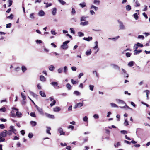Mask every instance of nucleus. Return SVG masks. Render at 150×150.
I'll list each match as a JSON object with an SVG mask.
<instances>
[{
    "instance_id": "nucleus-64",
    "label": "nucleus",
    "mask_w": 150,
    "mask_h": 150,
    "mask_svg": "<svg viewBox=\"0 0 150 150\" xmlns=\"http://www.w3.org/2000/svg\"><path fill=\"white\" fill-rule=\"evenodd\" d=\"M20 132L22 135L24 136L25 134V131L24 130H21L20 131Z\"/></svg>"
},
{
    "instance_id": "nucleus-1",
    "label": "nucleus",
    "mask_w": 150,
    "mask_h": 150,
    "mask_svg": "<svg viewBox=\"0 0 150 150\" xmlns=\"http://www.w3.org/2000/svg\"><path fill=\"white\" fill-rule=\"evenodd\" d=\"M69 42V41L67 40L64 42L63 44L61 46V47L63 49H66L68 48V46L67 44Z\"/></svg>"
},
{
    "instance_id": "nucleus-28",
    "label": "nucleus",
    "mask_w": 150,
    "mask_h": 150,
    "mask_svg": "<svg viewBox=\"0 0 150 150\" xmlns=\"http://www.w3.org/2000/svg\"><path fill=\"white\" fill-rule=\"evenodd\" d=\"M108 128H109L108 127H106L105 130L106 131V133L108 135H109L110 134V131Z\"/></svg>"
},
{
    "instance_id": "nucleus-30",
    "label": "nucleus",
    "mask_w": 150,
    "mask_h": 150,
    "mask_svg": "<svg viewBox=\"0 0 150 150\" xmlns=\"http://www.w3.org/2000/svg\"><path fill=\"white\" fill-rule=\"evenodd\" d=\"M126 9L127 11H129L131 9V6L129 5H127L125 6Z\"/></svg>"
},
{
    "instance_id": "nucleus-49",
    "label": "nucleus",
    "mask_w": 150,
    "mask_h": 150,
    "mask_svg": "<svg viewBox=\"0 0 150 150\" xmlns=\"http://www.w3.org/2000/svg\"><path fill=\"white\" fill-rule=\"evenodd\" d=\"M66 87L69 90L71 89V86L69 83L67 84L66 85Z\"/></svg>"
},
{
    "instance_id": "nucleus-29",
    "label": "nucleus",
    "mask_w": 150,
    "mask_h": 150,
    "mask_svg": "<svg viewBox=\"0 0 150 150\" xmlns=\"http://www.w3.org/2000/svg\"><path fill=\"white\" fill-rule=\"evenodd\" d=\"M21 69L23 72H24L27 69L26 68L24 65L21 67Z\"/></svg>"
},
{
    "instance_id": "nucleus-27",
    "label": "nucleus",
    "mask_w": 150,
    "mask_h": 150,
    "mask_svg": "<svg viewBox=\"0 0 150 150\" xmlns=\"http://www.w3.org/2000/svg\"><path fill=\"white\" fill-rule=\"evenodd\" d=\"M16 115L18 117H20L22 116V114L21 112H19L17 111L16 112Z\"/></svg>"
},
{
    "instance_id": "nucleus-41",
    "label": "nucleus",
    "mask_w": 150,
    "mask_h": 150,
    "mask_svg": "<svg viewBox=\"0 0 150 150\" xmlns=\"http://www.w3.org/2000/svg\"><path fill=\"white\" fill-rule=\"evenodd\" d=\"M58 1L62 5H64L65 4L66 2L63 1V0H58Z\"/></svg>"
},
{
    "instance_id": "nucleus-9",
    "label": "nucleus",
    "mask_w": 150,
    "mask_h": 150,
    "mask_svg": "<svg viewBox=\"0 0 150 150\" xmlns=\"http://www.w3.org/2000/svg\"><path fill=\"white\" fill-rule=\"evenodd\" d=\"M142 51L141 50H135L134 51V55H137L138 54L142 52Z\"/></svg>"
},
{
    "instance_id": "nucleus-36",
    "label": "nucleus",
    "mask_w": 150,
    "mask_h": 150,
    "mask_svg": "<svg viewBox=\"0 0 150 150\" xmlns=\"http://www.w3.org/2000/svg\"><path fill=\"white\" fill-rule=\"evenodd\" d=\"M79 5L82 8L86 6V3L84 2L80 3L79 4Z\"/></svg>"
},
{
    "instance_id": "nucleus-16",
    "label": "nucleus",
    "mask_w": 150,
    "mask_h": 150,
    "mask_svg": "<svg viewBox=\"0 0 150 150\" xmlns=\"http://www.w3.org/2000/svg\"><path fill=\"white\" fill-rule=\"evenodd\" d=\"M45 14V12L42 10L40 11L38 13V15L40 16H43Z\"/></svg>"
},
{
    "instance_id": "nucleus-6",
    "label": "nucleus",
    "mask_w": 150,
    "mask_h": 150,
    "mask_svg": "<svg viewBox=\"0 0 150 150\" xmlns=\"http://www.w3.org/2000/svg\"><path fill=\"white\" fill-rule=\"evenodd\" d=\"M7 130L5 131H2L0 133V135L1 137H6L7 136L6 134Z\"/></svg>"
},
{
    "instance_id": "nucleus-7",
    "label": "nucleus",
    "mask_w": 150,
    "mask_h": 150,
    "mask_svg": "<svg viewBox=\"0 0 150 150\" xmlns=\"http://www.w3.org/2000/svg\"><path fill=\"white\" fill-rule=\"evenodd\" d=\"M12 109V110L11 111V113L12 114V116H15V114H16V112H17V111H18V110L15 108H13Z\"/></svg>"
},
{
    "instance_id": "nucleus-40",
    "label": "nucleus",
    "mask_w": 150,
    "mask_h": 150,
    "mask_svg": "<svg viewBox=\"0 0 150 150\" xmlns=\"http://www.w3.org/2000/svg\"><path fill=\"white\" fill-rule=\"evenodd\" d=\"M134 64V62L131 61L128 64V65L130 67H132Z\"/></svg>"
},
{
    "instance_id": "nucleus-51",
    "label": "nucleus",
    "mask_w": 150,
    "mask_h": 150,
    "mask_svg": "<svg viewBox=\"0 0 150 150\" xmlns=\"http://www.w3.org/2000/svg\"><path fill=\"white\" fill-rule=\"evenodd\" d=\"M93 74H95V75H96V77H99V75L98 74L97 71H93Z\"/></svg>"
},
{
    "instance_id": "nucleus-15",
    "label": "nucleus",
    "mask_w": 150,
    "mask_h": 150,
    "mask_svg": "<svg viewBox=\"0 0 150 150\" xmlns=\"http://www.w3.org/2000/svg\"><path fill=\"white\" fill-rule=\"evenodd\" d=\"M49 69L50 71H54L55 69L54 66L53 65H50L49 66Z\"/></svg>"
},
{
    "instance_id": "nucleus-24",
    "label": "nucleus",
    "mask_w": 150,
    "mask_h": 150,
    "mask_svg": "<svg viewBox=\"0 0 150 150\" xmlns=\"http://www.w3.org/2000/svg\"><path fill=\"white\" fill-rule=\"evenodd\" d=\"M91 9H94L95 11H96L98 10V8L95 6L92 5L91 6Z\"/></svg>"
},
{
    "instance_id": "nucleus-20",
    "label": "nucleus",
    "mask_w": 150,
    "mask_h": 150,
    "mask_svg": "<svg viewBox=\"0 0 150 150\" xmlns=\"http://www.w3.org/2000/svg\"><path fill=\"white\" fill-rule=\"evenodd\" d=\"M40 80L43 82H44L46 81V78L42 75L40 76Z\"/></svg>"
},
{
    "instance_id": "nucleus-12",
    "label": "nucleus",
    "mask_w": 150,
    "mask_h": 150,
    "mask_svg": "<svg viewBox=\"0 0 150 150\" xmlns=\"http://www.w3.org/2000/svg\"><path fill=\"white\" fill-rule=\"evenodd\" d=\"M61 110V108L57 106L53 108V111L55 112L59 111Z\"/></svg>"
},
{
    "instance_id": "nucleus-52",
    "label": "nucleus",
    "mask_w": 150,
    "mask_h": 150,
    "mask_svg": "<svg viewBox=\"0 0 150 150\" xmlns=\"http://www.w3.org/2000/svg\"><path fill=\"white\" fill-rule=\"evenodd\" d=\"M6 108L4 107L0 109V111L2 112H4L6 111Z\"/></svg>"
},
{
    "instance_id": "nucleus-54",
    "label": "nucleus",
    "mask_w": 150,
    "mask_h": 150,
    "mask_svg": "<svg viewBox=\"0 0 150 150\" xmlns=\"http://www.w3.org/2000/svg\"><path fill=\"white\" fill-rule=\"evenodd\" d=\"M93 117L95 119H98L99 118V115L98 114H94L93 116Z\"/></svg>"
},
{
    "instance_id": "nucleus-26",
    "label": "nucleus",
    "mask_w": 150,
    "mask_h": 150,
    "mask_svg": "<svg viewBox=\"0 0 150 150\" xmlns=\"http://www.w3.org/2000/svg\"><path fill=\"white\" fill-rule=\"evenodd\" d=\"M91 53V50L90 49L88 50H87L86 53V54L87 56H88L90 55Z\"/></svg>"
},
{
    "instance_id": "nucleus-33",
    "label": "nucleus",
    "mask_w": 150,
    "mask_h": 150,
    "mask_svg": "<svg viewBox=\"0 0 150 150\" xmlns=\"http://www.w3.org/2000/svg\"><path fill=\"white\" fill-rule=\"evenodd\" d=\"M110 104L111 106L112 107H113V108H118V106L115 103H110Z\"/></svg>"
},
{
    "instance_id": "nucleus-47",
    "label": "nucleus",
    "mask_w": 150,
    "mask_h": 150,
    "mask_svg": "<svg viewBox=\"0 0 150 150\" xmlns=\"http://www.w3.org/2000/svg\"><path fill=\"white\" fill-rule=\"evenodd\" d=\"M57 71L59 73H61L63 71V68H60L58 69Z\"/></svg>"
},
{
    "instance_id": "nucleus-46",
    "label": "nucleus",
    "mask_w": 150,
    "mask_h": 150,
    "mask_svg": "<svg viewBox=\"0 0 150 150\" xmlns=\"http://www.w3.org/2000/svg\"><path fill=\"white\" fill-rule=\"evenodd\" d=\"M56 102V100H53V101L50 104V105L51 107H52V106H53V105H55Z\"/></svg>"
},
{
    "instance_id": "nucleus-53",
    "label": "nucleus",
    "mask_w": 150,
    "mask_h": 150,
    "mask_svg": "<svg viewBox=\"0 0 150 150\" xmlns=\"http://www.w3.org/2000/svg\"><path fill=\"white\" fill-rule=\"evenodd\" d=\"M133 16H134V18L136 20H137L138 19V15L137 13H134V14Z\"/></svg>"
},
{
    "instance_id": "nucleus-18",
    "label": "nucleus",
    "mask_w": 150,
    "mask_h": 150,
    "mask_svg": "<svg viewBox=\"0 0 150 150\" xmlns=\"http://www.w3.org/2000/svg\"><path fill=\"white\" fill-rule=\"evenodd\" d=\"M121 69H122V72L121 73V74H122L123 75L124 74H126L127 75V76H126V77H127V78L128 77V76H129V75H128V74H127V72L126 71V70H125L124 69H123V68H122Z\"/></svg>"
},
{
    "instance_id": "nucleus-13",
    "label": "nucleus",
    "mask_w": 150,
    "mask_h": 150,
    "mask_svg": "<svg viewBox=\"0 0 150 150\" xmlns=\"http://www.w3.org/2000/svg\"><path fill=\"white\" fill-rule=\"evenodd\" d=\"M111 66L113 68L115 69L119 70L120 69V67L117 65L114 64H112L111 65Z\"/></svg>"
},
{
    "instance_id": "nucleus-35",
    "label": "nucleus",
    "mask_w": 150,
    "mask_h": 150,
    "mask_svg": "<svg viewBox=\"0 0 150 150\" xmlns=\"http://www.w3.org/2000/svg\"><path fill=\"white\" fill-rule=\"evenodd\" d=\"M144 92H146V97H147V99H149V94L150 93L149 91L148 90H146L144 91Z\"/></svg>"
},
{
    "instance_id": "nucleus-61",
    "label": "nucleus",
    "mask_w": 150,
    "mask_h": 150,
    "mask_svg": "<svg viewBox=\"0 0 150 150\" xmlns=\"http://www.w3.org/2000/svg\"><path fill=\"white\" fill-rule=\"evenodd\" d=\"M131 54L129 52H127L126 53V56L127 57H130L131 56Z\"/></svg>"
},
{
    "instance_id": "nucleus-63",
    "label": "nucleus",
    "mask_w": 150,
    "mask_h": 150,
    "mask_svg": "<svg viewBox=\"0 0 150 150\" xmlns=\"http://www.w3.org/2000/svg\"><path fill=\"white\" fill-rule=\"evenodd\" d=\"M70 30L71 33H73V34H74L75 33V32L73 28H70Z\"/></svg>"
},
{
    "instance_id": "nucleus-62",
    "label": "nucleus",
    "mask_w": 150,
    "mask_h": 150,
    "mask_svg": "<svg viewBox=\"0 0 150 150\" xmlns=\"http://www.w3.org/2000/svg\"><path fill=\"white\" fill-rule=\"evenodd\" d=\"M13 15L12 14H11L10 15V16L7 17V18H10L11 19L13 18Z\"/></svg>"
},
{
    "instance_id": "nucleus-4",
    "label": "nucleus",
    "mask_w": 150,
    "mask_h": 150,
    "mask_svg": "<svg viewBox=\"0 0 150 150\" xmlns=\"http://www.w3.org/2000/svg\"><path fill=\"white\" fill-rule=\"evenodd\" d=\"M118 22L119 24V29L123 30H125V28L124 25H123V23L120 21H118Z\"/></svg>"
},
{
    "instance_id": "nucleus-48",
    "label": "nucleus",
    "mask_w": 150,
    "mask_h": 150,
    "mask_svg": "<svg viewBox=\"0 0 150 150\" xmlns=\"http://www.w3.org/2000/svg\"><path fill=\"white\" fill-rule=\"evenodd\" d=\"M94 87V86L92 85H90L89 86V89L91 91H93V90Z\"/></svg>"
},
{
    "instance_id": "nucleus-57",
    "label": "nucleus",
    "mask_w": 150,
    "mask_h": 150,
    "mask_svg": "<svg viewBox=\"0 0 150 150\" xmlns=\"http://www.w3.org/2000/svg\"><path fill=\"white\" fill-rule=\"evenodd\" d=\"M68 70V68L67 66H64V72L66 73Z\"/></svg>"
},
{
    "instance_id": "nucleus-21",
    "label": "nucleus",
    "mask_w": 150,
    "mask_h": 150,
    "mask_svg": "<svg viewBox=\"0 0 150 150\" xmlns=\"http://www.w3.org/2000/svg\"><path fill=\"white\" fill-rule=\"evenodd\" d=\"M89 23L88 21H86L85 22H82L80 23V24L83 26L87 25Z\"/></svg>"
},
{
    "instance_id": "nucleus-10",
    "label": "nucleus",
    "mask_w": 150,
    "mask_h": 150,
    "mask_svg": "<svg viewBox=\"0 0 150 150\" xmlns=\"http://www.w3.org/2000/svg\"><path fill=\"white\" fill-rule=\"evenodd\" d=\"M47 129L46 131V133L48 134H51L50 131L51 130V128L50 127L46 126Z\"/></svg>"
},
{
    "instance_id": "nucleus-34",
    "label": "nucleus",
    "mask_w": 150,
    "mask_h": 150,
    "mask_svg": "<svg viewBox=\"0 0 150 150\" xmlns=\"http://www.w3.org/2000/svg\"><path fill=\"white\" fill-rule=\"evenodd\" d=\"M100 3V1L99 0H94L93 1V3L97 5H99Z\"/></svg>"
},
{
    "instance_id": "nucleus-55",
    "label": "nucleus",
    "mask_w": 150,
    "mask_h": 150,
    "mask_svg": "<svg viewBox=\"0 0 150 150\" xmlns=\"http://www.w3.org/2000/svg\"><path fill=\"white\" fill-rule=\"evenodd\" d=\"M3 137H1L0 135V142H3L5 141V139L4 138H3Z\"/></svg>"
},
{
    "instance_id": "nucleus-56",
    "label": "nucleus",
    "mask_w": 150,
    "mask_h": 150,
    "mask_svg": "<svg viewBox=\"0 0 150 150\" xmlns=\"http://www.w3.org/2000/svg\"><path fill=\"white\" fill-rule=\"evenodd\" d=\"M30 115L33 117H36V115L35 114V113L34 112H32L30 113Z\"/></svg>"
},
{
    "instance_id": "nucleus-39",
    "label": "nucleus",
    "mask_w": 150,
    "mask_h": 150,
    "mask_svg": "<svg viewBox=\"0 0 150 150\" xmlns=\"http://www.w3.org/2000/svg\"><path fill=\"white\" fill-rule=\"evenodd\" d=\"M44 4H46V8H47L49 7H50V6H51L52 5V4L51 3H46L45 2H44Z\"/></svg>"
},
{
    "instance_id": "nucleus-59",
    "label": "nucleus",
    "mask_w": 150,
    "mask_h": 150,
    "mask_svg": "<svg viewBox=\"0 0 150 150\" xmlns=\"http://www.w3.org/2000/svg\"><path fill=\"white\" fill-rule=\"evenodd\" d=\"M78 35L80 37H82L84 35L81 32H79L78 33Z\"/></svg>"
},
{
    "instance_id": "nucleus-50",
    "label": "nucleus",
    "mask_w": 150,
    "mask_h": 150,
    "mask_svg": "<svg viewBox=\"0 0 150 150\" xmlns=\"http://www.w3.org/2000/svg\"><path fill=\"white\" fill-rule=\"evenodd\" d=\"M37 122H30V125L32 127H34L36 126Z\"/></svg>"
},
{
    "instance_id": "nucleus-31",
    "label": "nucleus",
    "mask_w": 150,
    "mask_h": 150,
    "mask_svg": "<svg viewBox=\"0 0 150 150\" xmlns=\"http://www.w3.org/2000/svg\"><path fill=\"white\" fill-rule=\"evenodd\" d=\"M33 136V133L31 132H30L29 133L28 135V137L30 139L32 138Z\"/></svg>"
},
{
    "instance_id": "nucleus-38",
    "label": "nucleus",
    "mask_w": 150,
    "mask_h": 150,
    "mask_svg": "<svg viewBox=\"0 0 150 150\" xmlns=\"http://www.w3.org/2000/svg\"><path fill=\"white\" fill-rule=\"evenodd\" d=\"M120 132L121 133L123 134H127L128 132L126 130H121L120 131Z\"/></svg>"
},
{
    "instance_id": "nucleus-25",
    "label": "nucleus",
    "mask_w": 150,
    "mask_h": 150,
    "mask_svg": "<svg viewBox=\"0 0 150 150\" xmlns=\"http://www.w3.org/2000/svg\"><path fill=\"white\" fill-rule=\"evenodd\" d=\"M39 93L42 97H46V94L44 92L42 91H40Z\"/></svg>"
},
{
    "instance_id": "nucleus-8",
    "label": "nucleus",
    "mask_w": 150,
    "mask_h": 150,
    "mask_svg": "<svg viewBox=\"0 0 150 150\" xmlns=\"http://www.w3.org/2000/svg\"><path fill=\"white\" fill-rule=\"evenodd\" d=\"M10 129L9 130L10 131H12L14 133V134H16L15 133V132L16 131V130L14 129V126L12 125H11L10 127Z\"/></svg>"
},
{
    "instance_id": "nucleus-19",
    "label": "nucleus",
    "mask_w": 150,
    "mask_h": 150,
    "mask_svg": "<svg viewBox=\"0 0 150 150\" xmlns=\"http://www.w3.org/2000/svg\"><path fill=\"white\" fill-rule=\"evenodd\" d=\"M35 13H32L30 14L29 16L30 18L32 19H35Z\"/></svg>"
},
{
    "instance_id": "nucleus-2",
    "label": "nucleus",
    "mask_w": 150,
    "mask_h": 150,
    "mask_svg": "<svg viewBox=\"0 0 150 150\" xmlns=\"http://www.w3.org/2000/svg\"><path fill=\"white\" fill-rule=\"evenodd\" d=\"M35 107L39 113L43 116H44L45 113L43 112L42 110V108L38 106L37 105H35Z\"/></svg>"
},
{
    "instance_id": "nucleus-5",
    "label": "nucleus",
    "mask_w": 150,
    "mask_h": 150,
    "mask_svg": "<svg viewBox=\"0 0 150 150\" xmlns=\"http://www.w3.org/2000/svg\"><path fill=\"white\" fill-rule=\"evenodd\" d=\"M44 116H45L49 118L54 119V115H50L47 113H45Z\"/></svg>"
},
{
    "instance_id": "nucleus-43",
    "label": "nucleus",
    "mask_w": 150,
    "mask_h": 150,
    "mask_svg": "<svg viewBox=\"0 0 150 150\" xmlns=\"http://www.w3.org/2000/svg\"><path fill=\"white\" fill-rule=\"evenodd\" d=\"M74 94L76 95V96H79L80 95V93L78 91H75L74 92Z\"/></svg>"
},
{
    "instance_id": "nucleus-42",
    "label": "nucleus",
    "mask_w": 150,
    "mask_h": 150,
    "mask_svg": "<svg viewBox=\"0 0 150 150\" xmlns=\"http://www.w3.org/2000/svg\"><path fill=\"white\" fill-rule=\"evenodd\" d=\"M139 47V45L138 44H137V43L136 44H135L134 46H133V49H135V50H136Z\"/></svg>"
},
{
    "instance_id": "nucleus-3",
    "label": "nucleus",
    "mask_w": 150,
    "mask_h": 150,
    "mask_svg": "<svg viewBox=\"0 0 150 150\" xmlns=\"http://www.w3.org/2000/svg\"><path fill=\"white\" fill-rule=\"evenodd\" d=\"M58 131L59 132V133H60V135H68L69 134H65V132L63 131V129L61 127L58 128Z\"/></svg>"
},
{
    "instance_id": "nucleus-23",
    "label": "nucleus",
    "mask_w": 150,
    "mask_h": 150,
    "mask_svg": "<svg viewBox=\"0 0 150 150\" xmlns=\"http://www.w3.org/2000/svg\"><path fill=\"white\" fill-rule=\"evenodd\" d=\"M50 84L54 87L57 86L58 85L57 82H52L50 83Z\"/></svg>"
},
{
    "instance_id": "nucleus-44",
    "label": "nucleus",
    "mask_w": 150,
    "mask_h": 150,
    "mask_svg": "<svg viewBox=\"0 0 150 150\" xmlns=\"http://www.w3.org/2000/svg\"><path fill=\"white\" fill-rule=\"evenodd\" d=\"M21 95L23 99V100H25L26 99V96L23 93H21Z\"/></svg>"
},
{
    "instance_id": "nucleus-32",
    "label": "nucleus",
    "mask_w": 150,
    "mask_h": 150,
    "mask_svg": "<svg viewBox=\"0 0 150 150\" xmlns=\"http://www.w3.org/2000/svg\"><path fill=\"white\" fill-rule=\"evenodd\" d=\"M120 108H125L128 109H131V108H130L129 106H127L126 105V103L125 104V106L123 107H120Z\"/></svg>"
},
{
    "instance_id": "nucleus-60",
    "label": "nucleus",
    "mask_w": 150,
    "mask_h": 150,
    "mask_svg": "<svg viewBox=\"0 0 150 150\" xmlns=\"http://www.w3.org/2000/svg\"><path fill=\"white\" fill-rule=\"evenodd\" d=\"M8 2L9 3V5L8 6V7H10L12 4V0H8Z\"/></svg>"
},
{
    "instance_id": "nucleus-45",
    "label": "nucleus",
    "mask_w": 150,
    "mask_h": 150,
    "mask_svg": "<svg viewBox=\"0 0 150 150\" xmlns=\"http://www.w3.org/2000/svg\"><path fill=\"white\" fill-rule=\"evenodd\" d=\"M6 132L7 135H8L10 136L12 134V133L13 132L11 131L8 130L7 131V132Z\"/></svg>"
},
{
    "instance_id": "nucleus-17",
    "label": "nucleus",
    "mask_w": 150,
    "mask_h": 150,
    "mask_svg": "<svg viewBox=\"0 0 150 150\" xmlns=\"http://www.w3.org/2000/svg\"><path fill=\"white\" fill-rule=\"evenodd\" d=\"M92 38L91 37H88V38L84 37L83 40L87 41H90L92 40Z\"/></svg>"
},
{
    "instance_id": "nucleus-14",
    "label": "nucleus",
    "mask_w": 150,
    "mask_h": 150,
    "mask_svg": "<svg viewBox=\"0 0 150 150\" xmlns=\"http://www.w3.org/2000/svg\"><path fill=\"white\" fill-rule=\"evenodd\" d=\"M57 11V9L55 8H54L52 9V14L54 16L56 15Z\"/></svg>"
},
{
    "instance_id": "nucleus-37",
    "label": "nucleus",
    "mask_w": 150,
    "mask_h": 150,
    "mask_svg": "<svg viewBox=\"0 0 150 150\" xmlns=\"http://www.w3.org/2000/svg\"><path fill=\"white\" fill-rule=\"evenodd\" d=\"M120 142H117V144H114V147L115 148H117L118 146H120Z\"/></svg>"
},
{
    "instance_id": "nucleus-58",
    "label": "nucleus",
    "mask_w": 150,
    "mask_h": 150,
    "mask_svg": "<svg viewBox=\"0 0 150 150\" xmlns=\"http://www.w3.org/2000/svg\"><path fill=\"white\" fill-rule=\"evenodd\" d=\"M72 70L73 71H76L77 68L76 67L73 66L71 68Z\"/></svg>"
},
{
    "instance_id": "nucleus-22",
    "label": "nucleus",
    "mask_w": 150,
    "mask_h": 150,
    "mask_svg": "<svg viewBox=\"0 0 150 150\" xmlns=\"http://www.w3.org/2000/svg\"><path fill=\"white\" fill-rule=\"evenodd\" d=\"M29 92L30 94L32 96H33L34 97H37V95L36 94H35L34 93L31 91H29Z\"/></svg>"
},
{
    "instance_id": "nucleus-11",
    "label": "nucleus",
    "mask_w": 150,
    "mask_h": 150,
    "mask_svg": "<svg viewBox=\"0 0 150 150\" xmlns=\"http://www.w3.org/2000/svg\"><path fill=\"white\" fill-rule=\"evenodd\" d=\"M83 105V104L82 103H79L76 104L74 107L75 108H80Z\"/></svg>"
}]
</instances>
